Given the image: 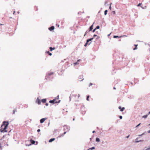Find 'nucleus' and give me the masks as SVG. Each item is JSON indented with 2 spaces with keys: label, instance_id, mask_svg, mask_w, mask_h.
<instances>
[{
  "label": "nucleus",
  "instance_id": "obj_10",
  "mask_svg": "<svg viewBox=\"0 0 150 150\" xmlns=\"http://www.w3.org/2000/svg\"><path fill=\"white\" fill-rule=\"evenodd\" d=\"M138 139V138H137L136 139H135V142H136V143H138L139 142H142L143 141V140H139V141H137V139Z\"/></svg>",
  "mask_w": 150,
  "mask_h": 150
},
{
  "label": "nucleus",
  "instance_id": "obj_23",
  "mask_svg": "<svg viewBox=\"0 0 150 150\" xmlns=\"http://www.w3.org/2000/svg\"><path fill=\"white\" fill-rule=\"evenodd\" d=\"M99 28H100L99 26H98L96 27V28H95L96 29H99Z\"/></svg>",
  "mask_w": 150,
  "mask_h": 150
},
{
  "label": "nucleus",
  "instance_id": "obj_13",
  "mask_svg": "<svg viewBox=\"0 0 150 150\" xmlns=\"http://www.w3.org/2000/svg\"><path fill=\"white\" fill-rule=\"evenodd\" d=\"M96 141L97 142H100V139L98 138H96Z\"/></svg>",
  "mask_w": 150,
  "mask_h": 150
},
{
  "label": "nucleus",
  "instance_id": "obj_11",
  "mask_svg": "<svg viewBox=\"0 0 150 150\" xmlns=\"http://www.w3.org/2000/svg\"><path fill=\"white\" fill-rule=\"evenodd\" d=\"M42 102L43 103H45L46 101V99H43L42 100Z\"/></svg>",
  "mask_w": 150,
  "mask_h": 150
},
{
  "label": "nucleus",
  "instance_id": "obj_27",
  "mask_svg": "<svg viewBox=\"0 0 150 150\" xmlns=\"http://www.w3.org/2000/svg\"><path fill=\"white\" fill-rule=\"evenodd\" d=\"M142 4V3H139L138 5H137V6H140Z\"/></svg>",
  "mask_w": 150,
  "mask_h": 150
},
{
  "label": "nucleus",
  "instance_id": "obj_20",
  "mask_svg": "<svg viewBox=\"0 0 150 150\" xmlns=\"http://www.w3.org/2000/svg\"><path fill=\"white\" fill-rule=\"evenodd\" d=\"M16 111V110L14 109L13 111V114H14L15 113V112Z\"/></svg>",
  "mask_w": 150,
  "mask_h": 150
},
{
  "label": "nucleus",
  "instance_id": "obj_17",
  "mask_svg": "<svg viewBox=\"0 0 150 150\" xmlns=\"http://www.w3.org/2000/svg\"><path fill=\"white\" fill-rule=\"evenodd\" d=\"M50 51H52L53 50H54L55 49V48L54 47H53V48H52V47H50Z\"/></svg>",
  "mask_w": 150,
  "mask_h": 150
},
{
  "label": "nucleus",
  "instance_id": "obj_50",
  "mask_svg": "<svg viewBox=\"0 0 150 150\" xmlns=\"http://www.w3.org/2000/svg\"><path fill=\"white\" fill-rule=\"evenodd\" d=\"M111 34V33L110 34H109L108 35V36H109L110 35V34Z\"/></svg>",
  "mask_w": 150,
  "mask_h": 150
},
{
  "label": "nucleus",
  "instance_id": "obj_43",
  "mask_svg": "<svg viewBox=\"0 0 150 150\" xmlns=\"http://www.w3.org/2000/svg\"><path fill=\"white\" fill-rule=\"evenodd\" d=\"M150 114V111L148 112V113L147 114L148 115Z\"/></svg>",
  "mask_w": 150,
  "mask_h": 150
},
{
  "label": "nucleus",
  "instance_id": "obj_30",
  "mask_svg": "<svg viewBox=\"0 0 150 150\" xmlns=\"http://www.w3.org/2000/svg\"><path fill=\"white\" fill-rule=\"evenodd\" d=\"M112 13H113V14H115V11H112Z\"/></svg>",
  "mask_w": 150,
  "mask_h": 150
},
{
  "label": "nucleus",
  "instance_id": "obj_61",
  "mask_svg": "<svg viewBox=\"0 0 150 150\" xmlns=\"http://www.w3.org/2000/svg\"><path fill=\"white\" fill-rule=\"evenodd\" d=\"M149 148H150V147H149Z\"/></svg>",
  "mask_w": 150,
  "mask_h": 150
},
{
  "label": "nucleus",
  "instance_id": "obj_15",
  "mask_svg": "<svg viewBox=\"0 0 150 150\" xmlns=\"http://www.w3.org/2000/svg\"><path fill=\"white\" fill-rule=\"evenodd\" d=\"M80 59H79L77 61V62H75L74 63V65H76V64H79V63L78 62H79V61H80Z\"/></svg>",
  "mask_w": 150,
  "mask_h": 150
},
{
  "label": "nucleus",
  "instance_id": "obj_55",
  "mask_svg": "<svg viewBox=\"0 0 150 150\" xmlns=\"http://www.w3.org/2000/svg\"><path fill=\"white\" fill-rule=\"evenodd\" d=\"M91 42H90L89 43V45H90V44H91Z\"/></svg>",
  "mask_w": 150,
  "mask_h": 150
},
{
  "label": "nucleus",
  "instance_id": "obj_47",
  "mask_svg": "<svg viewBox=\"0 0 150 150\" xmlns=\"http://www.w3.org/2000/svg\"><path fill=\"white\" fill-rule=\"evenodd\" d=\"M79 96H80V95L79 94L78 95V97H79Z\"/></svg>",
  "mask_w": 150,
  "mask_h": 150
},
{
  "label": "nucleus",
  "instance_id": "obj_54",
  "mask_svg": "<svg viewBox=\"0 0 150 150\" xmlns=\"http://www.w3.org/2000/svg\"><path fill=\"white\" fill-rule=\"evenodd\" d=\"M142 134H141V135H139V136H142Z\"/></svg>",
  "mask_w": 150,
  "mask_h": 150
},
{
  "label": "nucleus",
  "instance_id": "obj_36",
  "mask_svg": "<svg viewBox=\"0 0 150 150\" xmlns=\"http://www.w3.org/2000/svg\"><path fill=\"white\" fill-rule=\"evenodd\" d=\"M92 85V83H90L89 86H91Z\"/></svg>",
  "mask_w": 150,
  "mask_h": 150
},
{
  "label": "nucleus",
  "instance_id": "obj_26",
  "mask_svg": "<svg viewBox=\"0 0 150 150\" xmlns=\"http://www.w3.org/2000/svg\"><path fill=\"white\" fill-rule=\"evenodd\" d=\"M112 4V3H111L110 4V5H111ZM109 8L110 10H111V5H110V6L109 7Z\"/></svg>",
  "mask_w": 150,
  "mask_h": 150
},
{
  "label": "nucleus",
  "instance_id": "obj_57",
  "mask_svg": "<svg viewBox=\"0 0 150 150\" xmlns=\"http://www.w3.org/2000/svg\"><path fill=\"white\" fill-rule=\"evenodd\" d=\"M74 120V119H73V120Z\"/></svg>",
  "mask_w": 150,
  "mask_h": 150
},
{
  "label": "nucleus",
  "instance_id": "obj_3",
  "mask_svg": "<svg viewBox=\"0 0 150 150\" xmlns=\"http://www.w3.org/2000/svg\"><path fill=\"white\" fill-rule=\"evenodd\" d=\"M55 100H56L55 99H54L53 100H50L49 102L51 103H57L59 102L60 101V100H59L58 102H57V101H55Z\"/></svg>",
  "mask_w": 150,
  "mask_h": 150
},
{
  "label": "nucleus",
  "instance_id": "obj_34",
  "mask_svg": "<svg viewBox=\"0 0 150 150\" xmlns=\"http://www.w3.org/2000/svg\"><path fill=\"white\" fill-rule=\"evenodd\" d=\"M40 129H38V130H37V132H40Z\"/></svg>",
  "mask_w": 150,
  "mask_h": 150
},
{
  "label": "nucleus",
  "instance_id": "obj_14",
  "mask_svg": "<svg viewBox=\"0 0 150 150\" xmlns=\"http://www.w3.org/2000/svg\"><path fill=\"white\" fill-rule=\"evenodd\" d=\"M30 142L32 144H34L35 143V141L33 140H31Z\"/></svg>",
  "mask_w": 150,
  "mask_h": 150
},
{
  "label": "nucleus",
  "instance_id": "obj_44",
  "mask_svg": "<svg viewBox=\"0 0 150 150\" xmlns=\"http://www.w3.org/2000/svg\"><path fill=\"white\" fill-rule=\"evenodd\" d=\"M59 96H57V98H56L57 99H59Z\"/></svg>",
  "mask_w": 150,
  "mask_h": 150
},
{
  "label": "nucleus",
  "instance_id": "obj_60",
  "mask_svg": "<svg viewBox=\"0 0 150 150\" xmlns=\"http://www.w3.org/2000/svg\"><path fill=\"white\" fill-rule=\"evenodd\" d=\"M123 36H126L125 35H123Z\"/></svg>",
  "mask_w": 150,
  "mask_h": 150
},
{
  "label": "nucleus",
  "instance_id": "obj_48",
  "mask_svg": "<svg viewBox=\"0 0 150 150\" xmlns=\"http://www.w3.org/2000/svg\"><path fill=\"white\" fill-rule=\"evenodd\" d=\"M49 53H50V52H49V51H48V52H47V53H48L49 54Z\"/></svg>",
  "mask_w": 150,
  "mask_h": 150
},
{
  "label": "nucleus",
  "instance_id": "obj_22",
  "mask_svg": "<svg viewBox=\"0 0 150 150\" xmlns=\"http://www.w3.org/2000/svg\"><path fill=\"white\" fill-rule=\"evenodd\" d=\"M118 37H119V36H118L115 35L113 36L114 38H116Z\"/></svg>",
  "mask_w": 150,
  "mask_h": 150
},
{
  "label": "nucleus",
  "instance_id": "obj_56",
  "mask_svg": "<svg viewBox=\"0 0 150 150\" xmlns=\"http://www.w3.org/2000/svg\"><path fill=\"white\" fill-rule=\"evenodd\" d=\"M90 149V148H89L88 149V150H89Z\"/></svg>",
  "mask_w": 150,
  "mask_h": 150
},
{
  "label": "nucleus",
  "instance_id": "obj_7",
  "mask_svg": "<svg viewBox=\"0 0 150 150\" xmlns=\"http://www.w3.org/2000/svg\"><path fill=\"white\" fill-rule=\"evenodd\" d=\"M94 23V22L93 24L89 28V31H91L93 29V26Z\"/></svg>",
  "mask_w": 150,
  "mask_h": 150
},
{
  "label": "nucleus",
  "instance_id": "obj_9",
  "mask_svg": "<svg viewBox=\"0 0 150 150\" xmlns=\"http://www.w3.org/2000/svg\"><path fill=\"white\" fill-rule=\"evenodd\" d=\"M142 150H150V148H147L146 147H145L144 149H142Z\"/></svg>",
  "mask_w": 150,
  "mask_h": 150
},
{
  "label": "nucleus",
  "instance_id": "obj_51",
  "mask_svg": "<svg viewBox=\"0 0 150 150\" xmlns=\"http://www.w3.org/2000/svg\"><path fill=\"white\" fill-rule=\"evenodd\" d=\"M122 36H121L120 37V38L122 37Z\"/></svg>",
  "mask_w": 150,
  "mask_h": 150
},
{
  "label": "nucleus",
  "instance_id": "obj_35",
  "mask_svg": "<svg viewBox=\"0 0 150 150\" xmlns=\"http://www.w3.org/2000/svg\"><path fill=\"white\" fill-rule=\"evenodd\" d=\"M49 54L50 56H51L52 55V54L50 52L49 53Z\"/></svg>",
  "mask_w": 150,
  "mask_h": 150
},
{
  "label": "nucleus",
  "instance_id": "obj_5",
  "mask_svg": "<svg viewBox=\"0 0 150 150\" xmlns=\"http://www.w3.org/2000/svg\"><path fill=\"white\" fill-rule=\"evenodd\" d=\"M36 103H38V104H40L41 103L40 100L38 98L36 101Z\"/></svg>",
  "mask_w": 150,
  "mask_h": 150
},
{
  "label": "nucleus",
  "instance_id": "obj_42",
  "mask_svg": "<svg viewBox=\"0 0 150 150\" xmlns=\"http://www.w3.org/2000/svg\"><path fill=\"white\" fill-rule=\"evenodd\" d=\"M66 133V132H64L63 134H65Z\"/></svg>",
  "mask_w": 150,
  "mask_h": 150
},
{
  "label": "nucleus",
  "instance_id": "obj_4",
  "mask_svg": "<svg viewBox=\"0 0 150 150\" xmlns=\"http://www.w3.org/2000/svg\"><path fill=\"white\" fill-rule=\"evenodd\" d=\"M47 119L46 118H43L41 119L40 120V122L41 123H42L44 122Z\"/></svg>",
  "mask_w": 150,
  "mask_h": 150
},
{
  "label": "nucleus",
  "instance_id": "obj_21",
  "mask_svg": "<svg viewBox=\"0 0 150 150\" xmlns=\"http://www.w3.org/2000/svg\"><path fill=\"white\" fill-rule=\"evenodd\" d=\"M95 149V147H92L91 148H90V149Z\"/></svg>",
  "mask_w": 150,
  "mask_h": 150
},
{
  "label": "nucleus",
  "instance_id": "obj_45",
  "mask_svg": "<svg viewBox=\"0 0 150 150\" xmlns=\"http://www.w3.org/2000/svg\"><path fill=\"white\" fill-rule=\"evenodd\" d=\"M95 132V131H93V133H94Z\"/></svg>",
  "mask_w": 150,
  "mask_h": 150
},
{
  "label": "nucleus",
  "instance_id": "obj_12",
  "mask_svg": "<svg viewBox=\"0 0 150 150\" xmlns=\"http://www.w3.org/2000/svg\"><path fill=\"white\" fill-rule=\"evenodd\" d=\"M55 138H52V139H50L49 140V142H52V141H54V140H55Z\"/></svg>",
  "mask_w": 150,
  "mask_h": 150
},
{
  "label": "nucleus",
  "instance_id": "obj_53",
  "mask_svg": "<svg viewBox=\"0 0 150 150\" xmlns=\"http://www.w3.org/2000/svg\"><path fill=\"white\" fill-rule=\"evenodd\" d=\"M17 13H19V11H18V12H17Z\"/></svg>",
  "mask_w": 150,
  "mask_h": 150
},
{
  "label": "nucleus",
  "instance_id": "obj_8",
  "mask_svg": "<svg viewBox=\"0 0 150 150\" xmlns=\"http://www.w3.org/2000/svg\"><path fill=\"white\" fill-rule=\"evenodd\" d=\"M54 26H52L51 27L49 28V29L50 31H52V30H54Z\"/></svg>",
  "mask_w": 150,
  "mask_h": 150
},
{
  "label": "nucleus",
  "instance_id": "obj_40",
  "mask_svg": "<svg viewBox=\"0 0 150 150\" xmlns=\"http://www.w3.org/2000/svg\"><path fill=\"white\" fill-rule=\"evenodd\" d=\"M129 135L128 136H127V137H127V138H129Z\"/></svg>",
  "mask_w": 150,
  "mask_h": 150
},
{
  "label": "nucleus",
  "instance_id": "obj_37",
  "mask_svg": "<svg viewBox=\"0 0 150 150\" xmlns=\"http://www.w3.org/2000/svg\"><path fill=\"white\" fill-rule=\"evenodd\" d=\"M119 109H121V106H119Z\"/></svg>",
  "mask_w": 150,
  "mask_h": 150
},
{
  "label": "nucleus",
  "instance_id": "obj_19",
  "mask_svg": "<svg viewBox=\"0 0 150 150\" xmlns=\"http://www.w3.org/2000/svg\"><path fill=\"white\" fill-rule=\"evenodd\" d=\"M125 109V108L123 107L122 108H121V109H120V111L121 112H122Z\"/></svg>",
  "mask_w": 150,
  "mask_h": 150
},
{
  "label": "nucleus",
  "instance_id": "obj_52",
  "mask_svg": "<svg viewBox=\"0 0 150 150\" xmlns=\"http://www.w3.org/2000/svg\"><path fill=\"white\" fill-rule=\"evenodd\" d=\"M114 88V89H116V88H115V87H114V88Z\"/></svg>",
  "mask_w": 150,
  "mask_h": 150
},
{
  "label": "nucleus",
  "instance_id": "obj_46",
  "mask_svg": "<svg viewBox=\"0 0 150 150\" xmlns=\"http://www.w3.org/2000/svg\"><path fill=\"white\" fill-rule=\"evenodd\" d=\"M64 135V134H63L61 136H63Z\"/></svg>",
  "mask_w": 150,
  "mask_h": 150
},
{
  "label": "nucleus",
  "instance_id": "obj_24",
  "mask_svg": "<svg viewBox=\"0 0 150 150\" xmlns=\"http://www.w3.org/2000/svg\"><path fill=\"white\" fill-rule=\"evenodd\" d=\"M141 124V123H140L138 125H137V126H136V128H137V127H138V126H139Z\"/></svg>",
  "mask_w": 150,
  "mask_h": 150
},
{
  "label": "nucleus",
  "instance_id": "obj_16",
  "mask_svg": "<svg viewBox=\"0 0 150 150\" xmlns=\"http://www.w3.org/2000/svg\"><path fill=\"white\" fill-rule=\"evenodd\" d=\"M148 115V114L146 115H144L142 117V118H146L147 117Z\"/></svg>",
  "mask_w": 150,
  "mask_h": 150
},
{
  "label": "nucleus",
  "instance_id": "obj_31",
  "mask_svg": "<svg viewBox=\"0 0 150 150\" xmlns=\"http://www.w3.org/2000/svg\"><path fill=\"white\" fill-rule=\"evenodd\" d=\"M96 30V28H95V29H93V32H95V31Z\"/></svg>",
  "mask_w": 150,
  "mask_h": 150
},
{
  "label": "nucleus",
  "instance_id": "obj_59",
  "mask_svg": "<svg viewBox=\"0 0 150 150\" xmlns=\"http://www.w3.org/2000/svg\"><path fill=\"white\" fill-rule=\"evenodd\" d=\"M148 125H150V124H149Z\"/></svg>",
  "mask_w": 150,
  "mask_h": 150
},
{
  "label": "nucleus",
  "instance_id": "obj_2",
  "mask_svg": "<svg viewBox=\"0 0 150 150\" xmlns=\"http://www.w3.org/2000/svg\"><path fill=\"white\" fill-rule=\"evenodd\" d=\"M93 39V38H90V39H88L87 40L86 43V44H85V45H84V46L85 47L86 46H87V45L88 42H89V41H91Z\"/></svg>",
  "mask_w": 150,
  "mask_h": 150
},
{
  "label": "nucleus",
  "instance_id": "obj_39",
  "mask_svg": "<svg viewBox=\"0 0 150 150\" xmlns=\"http://www.w3.org/2000/svg\"><path fill=\"white\" fill-rule=\"evenodd\" d=\"M148 133H150V130H149V131H148Z\"/></svg>",
  "mask_w": 150,
  "mask_h": 150
},
{
  "label": "nucleus",
  "instance_id": "obj_41",
  "mask_svg": "<svg viewBox=\"0 0 150 150\" xmlns=\"http://www.w3.org/2000/svg\"><path fill=\"white\" fill-rule=\"evenodd\" d=\"M96 36H97V35H93V36L94 37H96Z\"/></svg>",
  "mask_w": 150,
  "mask_h": 150
},
{
  "label": "nucleus",
  "instance_id": "obj_32",
  "mask_svg": "<svg viewBox=\"0 0 150 150\" xmlns=\"http://www.w3.org/2000/svg\"><path fill=\"white\" fill-rule=\"evenodd\" d=\"M137 49V47H135L133 49V50H136V49Z\"/></svg>",
  "mask_w": 150,
  "mask_h": 150
},
{
  "label": "nucleus",
  "instance_id": "obj_18",
  "mask_svg": "<svg viewBox=\"0 0 150 150\" xmlns=\"http://www.w3.org/2000/svg\"><path fill=\"white\" fill-rule=\"evenodd\" d=\"M108 12V10H105L104 11V14L105 15H106L107 13Z\"/></svg>",
  "mask_w": 150,
  "mask_h": 150
},
{
  "label": "nucleus",
  "instance_id": "obj_38",
  "mask_svg": "<svg viewBox=\"0 0 150 150\" xmlns=\"http://www.w3.org/2000/svg\"><path fill=\"white\" fill-rule=\"evenodd\" d=\"M48 103H46V106H48Z\"/></svg>",
  "mask_w": 150,
  "mask_h": 150
},
{
  "label": "nucleus",
  "instance_id": "obj_28",
  "mask_svg": "<svg viewBox=\"0 0 150 150\" xmlns=\"http://www.w3.org/2000/svg\"><path fill=\"white\" fill-rule=\"evenodd\" d=\"M53 74V73H49V74L48 75H49V76H50V75H51L52 74Z\"/></svg>",
  "mask_w": 150,
  "mask_h": 150
},
{
  "label": "nucleus",
  "instance_id": "obj_1",
  "mask_svg": "<svg viewBox=\"0 0 150 150\" xmlns=\"http://www.w3.org/2000/svg\"><path fill=\"white\" fill-rule=\"evenodd\" d=\"M8 125V122L4 121L3 122V124L2 125L1 128V132H7V131L5 130L7 128V127Z\"/></svg>",
  "mask_w": 150,
  "mask_h": 150
},
{
  "label": "nucleus",
  "instance_id": "obj_33",
  "mask_svg": "<svg viewBox=\"0 0 150 150\" xmlns=\"http://www.w3.org/2000/svg\"><path fill=\"white\" fill-rule=\"evenodd\" d=\"M87 31H86V33H85V34H84V36H86V34H87Z\"/></svg>",
  "mask_w": 150,
  "mask_h": 150
},
{
  "label": "nucleus",
  "instance_id": "obj_58",
  "mask_svg": "<svg viewBox=\"0 0 150 150\" xmlns=\"http://www.w3.org/2000/svg\"><path fill=\"white\" fill-rule=\"evenodd\" d=\"M136 46H137V45H135Z\"/></svg>",
  "mask_w": 150,
  "mask_h": 150
},
{
  "label": "nucleus",
  "instance_id": "obj_29",
  "mask_svg": "<svg viewBox=\"0 0 150 150\" xmlns=\"http://www.w3.org/2000/svg\"><path fill=\"white\" fill-rule=\"evenodd\" d=\"M119 118H120V119H122V116H119Z\"/></svg>",
  "mask_w": 150,
  "mask_h": 150
},
{
  "label": "nucleus",
  "instance_id": "obj_25",
  "mask_svg": "<svg viewBox=\"0 0 150 150\" xmlns=\"http://www.w3.org/2000/svg\"><path fill=\"white\" fill-rule=\"evenodd\" d=\"M89 96H87V98H86V100H88V98H89Z\"/></svg>",
  "mask_w": 150,
  "mask_h": 150
},
{
  "label": "nucleus",
  "instance_id": "obj_6",
  "mask_svg": "<svg viewBox=\"0 0 150 150\" xmlns=\"http://www.w3.org/2000/svg\"><path fill=\"white\" fill-rule=\"evenodd\" d=\"M66 128L67 129V131H69L70 129V127L68 126H64V129L65 130Z\"/></svg>",
  "mask_w": 150,
  "mask_h": 150
},
{
  "label": "nucleus",
  "instance_id": "obj_49",
  "mask_svg": "<svg viewBox=\"0 0 150 150\" xmlns=\"http://www.w3.org/2000/svg\"><path fill=\"white\" fill-rule=\"evenodd\" d=\"M15 13V11H14L13 12V14H14V13Z\"/></svg>",
  "mask_w": 150,
  "mask_h": 150
}]
</instances>
